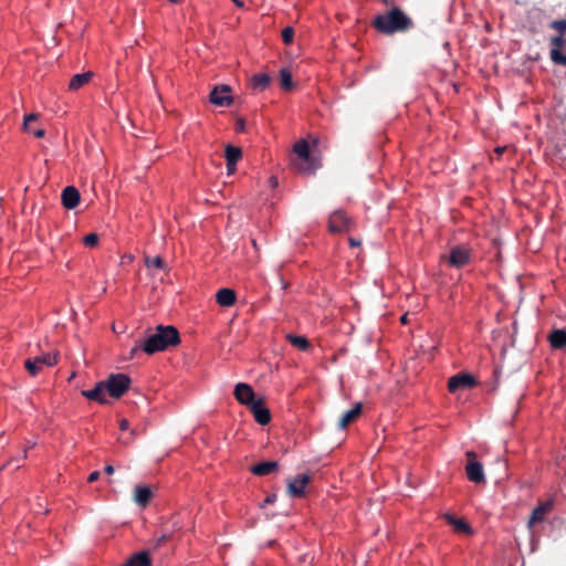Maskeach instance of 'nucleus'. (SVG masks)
<instances>
[{"label": "nucleus", "instance_id": "2", "mask_svg": "<svg viewBox=\"0 0 566 566\" xmlns=\"http://www.w3.org/2000/svg\"><path fill=\"white\" fill-rule=\"evenodd\" d=\"M373 25L384 34H394L409 30L412 27V21L399 8H394L375 17Z\"/></svg>", "mask_w": 566, "mask_h": 566}, {"label": "nucleus", "instance_id": "32", "mask_svg": "<svg viewBox=\"0 0 566 566\" xmlns=\"http://www.w3.org/2000/svg\"><path fill=\"white\" fill-rule=\"evenodd\" d=\"M293 38H294V29L292 27H286L282 30V40L285 44L292 43Z\"/></svg>", "mask_w": 566, "mask_h": 566}, {"label": "nucleus", "instance_id": "26", "mask_svg": "<svg viewBox=\"0 0 566 566\" xmlns=\"http://www.w3.org/2000/svg\"><path fill=\"white\" fill-rule=\"evenodd\" d=\"M271 83V77L266 73L254 74L251 78V85L254 90L264 91Z\"/></svg>", "mask_w": 566, "mask_h": 566}, {"label": "nucleus", "instance_id": "12", "mask_svg": "<svg viewBox=\"0 0 566 566\" xmlns=\"http://www.w3.org/2000/svg\"><path fill=\"white\" fill-rule=\"evenodd\" d=\"M210 102L217 106H230L232 103L231 88L228 85L216 86L210 93Z\"/></svg>", "mask_w": 566, "mask_h": 566}, {"label": "nucleus", "instance_id": "28", "mask_svg": "<svg viewBox=\"0 0 566 566\" xmlns=\"http://www.w3.org/2000/svg\"><path fill=\"white\" fill-rule=\"evenodd\" d=\"M289 342L301 350H307L310 348V342L303 336L289 335Z\"/></svg>", "mask_w": 566, "mask_h": 566}, {"label": "nucleus", "instance_id": "14", "mask_svg": "<svg viewBox=\"0 0 566 566\" xmlns=\"http://www.w3.org/2000/svg\"><path fill=\"white\" fill-rule=\"evenodd\" d=\"M234 397L235 399L244 406L250 407L252 402H255L258 399L255 398V394L253 388L244 382H239L234 388Z\"/></svg>", "mask_w": 566, "mask_h": 566}, {"label": "nucleus", "instance_id": "41", "mask_svg": "<svg viewBox=\"0 0 566 566\" xmlns=\"http://www.w3.org/2000/svg\"><path fill=\"white\" fill-rule=\"evenodd\" d=\"M400 322L402 324H407L408 323V313L403 314L401 317H400Z\"/></svg>", "mask_w": 566, "mask_h": 566}, {"label": "nucleus", "instance_id": "9", "mask_svg": "<svg viewBox=\"0 0 566 566\" xmlns=\"http://www.w3.org/2000/svg\"><path fill=\"white\" fill-rule=\"evenodd\" d=\"M555 506V499L553 496L544 500L538 501L537 505L533 510L528 522L527 527L532 530L535 524L542 523L545 521L546 515L553 511Z\"/></svg>", "mask_w": 566, "mask_h": 566}, {"label": "nucleus", "instance_id": "46", "mask_svg": "<svg viewBox=\"0 0 566 566\" xmlns=\"http://www.w3.org/2000/svg\"><path fill=\"white\" fill-rule=\"evenodd\" d=\"M349 242H350L352 245H356L357 244L354 239H350Z\"/></svg>", "mask_w": 566, "mask_h": 566}, {"label": "nucleus", "instance_id": "30", "mask_svg": "<svg viewBox=\"0 0 566 566\" xmlns=\"http://www.w3.org/2000/svg\"><path fill=\"white\" fill-rule=\"evenodd\" d=\"M145 264L147 268L164 269L165 262L160 256L146 258Z\"/></svg>", "mask_w": 566, "mask_h": 566}, {"label": "nucleus", "instance_id": "27", "mask_svg": "<svg viewBox=\"0 0 566 566\" xmlns=\"http://www.w3.org/2000/svg\"><path fill=\"white\" fill-rule=\"evenodd\" d=\"M224 157L227 163L237 164L242 157V150L240 147L227 145L224 149Z\"/></svg>", "mask_w": 566, "mask_h": 566}, {"label": "nucleus", "instance_id": "15", "mask_svg": "<svg viewBox=\"0 0 566 566\" xmlns=\"http://www.w3.org/2000/svg\"><path fill=\"white\" fill-rule=\"evenodd\" d=\"M308 474H300L292 479L287 484V492L293 497H301L305 494V489L310 483Z\"/></svg>", "mask_w": 566, "mask_h": 566}, {"label": "nucleus", "instance_id": "39", "mask_svg": "<svg viewBox=\"0 0 566 566\" xmlns=\"http://www.w3.org/2000/svg\"><path fill=\"white\" fill-rule=\"evenodd\" d=\"M505 149H506V147H496V148L494 149V151H495L499 156H501V155L505 151Z\"/></svg>", "mask_w": 566, "mask_h": 566}, {"label": "nucleus", "instance_id": "44", "mask_svg": "<svg viewBox=\"0 0 566 566\" xmlns=\"http://www.w3.org/2000/svg\"><path fill=\"white\" fill-rule=\"evenodd\" d=\"M252 244H253V248H254L255 250H258V243H256V241H255V240H252Z\"/></svg>", "mask_w": 566, "mask_h": 566}, {"label": "nucleus", "instance_id": "34", "mask_svg": "<svg viewBox=\"0 0 566 566\" xmlns=\"http://www.w3.org/2000/svg\"><path fill=\"white\" fill-rule=\"evenodd\" d=\"M119 429L122 431H125V430H128L129 429V421L125 418L120 419L119 421Z\"/></svg>", "mask_w": 566, "mask_h": 566}, {"label": "nucleus", "instance_id": "21", "mask_svg": "<svg viewBox=\"0 0 566 566\" xmlns=\"http://www.w3.org/2000/svg\"><path fill=\"white\" fill-rule=\"evenodd\" d=\"M443 518L447 521L448 524H450L453 527L455 532L472 534V528L464 520L457 518L450 513H446L443 515Z\"/></svg>", "mask_w": 566, "mask_h": 566}, {"label": "nucleus", "instance_id": "36", "mask_svg": "<svg viewBox=\"0 0 566 566\" xmlns=\"http://www.w3.org/2000/svg\"><path fill=\"white\" fill-rule=\"evenodd\" d=\"M31 134H33L36 138H41L44 136V129H32L30 132Z\"/></svg>", "mask_w": 566, "mask_h": 566}, {"label": "nucleus", "instance_id": "43", "mask_svg": "<svg viewBox=\"0 0 566 566\" xmlns=\"http://www.w3.org/2000/svg\"><path fill=\"white\" fill-rule=\"evenodd\" d=\"M273 501H274V496H268V497L265 499V502H266V503H272Z\"/></svg>", "mask_w": 566, "mask_h": 566}, {"label": "nucleus", "instance_id": "40", "mask_svg": "<svg viewBox=\"0 0 566 566\" xmlns=\"http://www.w3.org/2000/svg\"><path fill=\"white\" fill-rule=\"evenodd\" d=\"M270 182H271L272 187H276V186H277V178H276V177H274V176H272V177L270 178Z\"/></svg>", "mask_w": 566, "mask_h": 566}, {"label": "nucleus", "instance_id": "37", "mask_svg": "<svg viewBox=\"0 0 566 566\" xmlns=\"http://www.w3.org/2000/svg\"><path fill=\"white\" fill-rule=\"evenodd\" d=\"M237 164L227 163V172L228 175H232L235 171Z\"/></svg>", "mask_w": 566, "mask_h": 566}, {"label": "nucleus", "instance_id": "31", "mask_svg": "<svg viewBox=\"0 0 566 566\" xmlns=\"http://www.w3.org/2000/svg\"><path fill=\"white\" fill-rule=\"evenodd\" d=\"M83 243L88 248H94L98 243V235L94 232L88 233L83 238Z\"/></svg>", "mask_w": 566, "mask_h": 566}, {"label": "nucleus", "instance_id": "6", "mask_svg": "<svg viewBox=\"0 0 566 566\" xmlns=\"http://www.w3.org/2000/svg\"><path fill=\"white\" fill-rule=\"evenodd\" d=\"M108 396L113 399H119L130 386V378L125 374H112L106 380Z\"/></svg>", "mask_w": 566, "mask_h": 566}, {"label": "nucleus", "instance_id": "42", "mask_svg": "<svg viewBox=\"0 0 566 566\" xmlns=\"http://www.w3.org/2000/svg\"><path fill=\"white\" fill-rule=\"evenodd\" d=\"M238 7H243V2L241 0H232Z\"/></svg>", "mask_w": 566, "mask_h": 566}, {"label": "nucleus", "instance_id": "18", "mask_svg": "<svg viewBox=\"0 0 566 566\" xmlns=\"http://www.w3.org/2000/svg\"><path fill=\"white\" fill-rule=\"evenodd\" d=\"M217 303L222 307H230L237 301V294L232 289H220L216 294Z\"/></svg>", "mask_w": 566, "mask_h": 566}, {"label": "nucleus", "instance_id": "13", "mask_svg": "<svg viewBox=\"0 0 566 566\" xmlns=\"http://www.w3.org/2000/svg\"><path fill=\"white\" fill-rule=\"evenodd\" d=\"M82 396L91 401H96L102 405L108 402V392L105 381L96 382L93 389L82 390Z\"/></svg>", "mask_w": 566, "mask_h": 566}, {"label": "nucleus", "instance_id": "3", "mask_svg": "<svg viewBox=\"0 0 566 566\" xmlns=\"http://www.w3.org/2000/svg\"><path fill=\"white\" fill-rule=\"evenodd\" d=\"M549 27L558 32L557 35L552 36L549 40V57L554 64L566 66V54L562 52L566 42V19L554 20L551 22Z\"/></svg>", "mask_w": 566, "mask_h": 566}, {"label": "nucleus", "instance_id": "10", "mask_svg": "<svg viewBox=\"0 0 566 566\" xmlns=\"http://www.w3.org/2000/svg\"><path fill=\"white\" fill-rule=\"evenodd\" d=\"M478 385L476 379L467 373H459L448 380V390L451 394H455L459 390L462 389H470Z\"/></svg>", "mask_w": 566, "mask_h": 566}, {"label": "nucleus", "instance_id": "35", "mask_svg": "<svg viewBox=\"0 0 566 566\" xmlns=\"http://www.w3.org/2000/svg\"><path fill=\"white\" fill-rule=\"evenodd\" d=\"M98 478H99V472H98V471H93V472H91V473H90V475H88V478H87V481H88L90 483H92V482L97 481V480H98Z\"/></svg>", "mask_w": 566, "mask_h": 566}, {"label": "nucleus", "instance_id": "17", "mask_svg": "<svg viewBox=\"0 0 566 566\" xmlns=\"http://www.w3.org/2000/svg\"><path fill=\"white\" fill-rule=\"evenodd\" d=\"M81 199L80 191L73 187L67 186L62 191V205L66 209H74L78 206Z\"/></svg>", "mask_w": 566, "mask_h": 566}, {"label": "nucleus", "instance_id": "16", "mask_svg": "<svg viewBox=\"0 0 566 566\" xmlns=\"http://www.w3.org/2000/svg\"><path fill=\"white\" fill-rule=\"evenodd\" d=\"M252 412L254 420L262 426L268 424L271 421L270 410L264 406V402L259 398L255 402L249 407Z\"/></svg>", "mask_w": 566, "mask_h": 566}, {"label": "nucleus", "instance_id": "19", "mask_svg": "<svg viewBox=\"0 0 566 566\" xmlns=\"http://www.w3.org/2000/svg\"><path fill=\"white\" fill-rule=\"evenodd\" d=\"M120 566H151V558L146 551H142L129 556Z\"/></svg>", "mask_w": 566, "mask_h": 566}, {"label": "nucleus", "instance_id": "7", "mask_svg": "<svg viewBox=\"0 0 566 566\" xmlns=\"http://www.w3.org/2000/svg\"><path fill=\"white\" fill-rule=\"evenodd\" d=\"M59 363L57 353H45L34 358H29L24 363L25 369L30 375L36 376L44 366L53 367Z\"/></svg>", "mask_w": 566, "mask_h": 566}, {"label": "nucleus", "instance_id": "20", "mask_svg": "<svg viewBox=\"0 0 566 566\" xmlns=\"http://www.w3.org/2000/svg\"><path fill=\"white\" fill-rule=\"evenodd\" d=\"M153 497V492L150 490L149 486H146V485H137L135 488V496H134V500L135 502L142 506V507H146L148 505V503L150 502Z\"/></svg>", "mask_w": 566, "mask_h": 566}, {"label": "nucleus", "instance_id": "22", "mask_svg": "<svg viewBox=\"0 0 566 566\" xmlns=\"http://www.w3.org/2000/svg\"><path fill=\"white\" fill-rule=\"evenodd\" d=\"M279 464L276 461H265L254 464L251 468V472L258 476H264L277 469Z\"/></svg>", "mask_w": 566, "mask_h": 566}, {"label": "nucleus", "instance_id": "23", "mask_svg": "<svg viewBox=\"0 0 566 566\" xmlns=\"http://www.w3.org/2000/svg\"><path fill=\"white\" fill-rule=\"evenodd\" d=\"M548 340L551 346L554 349H563L566 347V329H554L549 336Z\"/></svg>", "mask_w": 566, "mask_h": 566}, {"label": "nucleus", "instance_id": "24", "mask_svg": "<svg viewBox=\"0 0 566 566\" xmlns=\"http://www.w3.org/2000/svg\"><path fill=\"white\" fill-rule=\"evenodd\" d=\"M361 412V403H356L350 410L346 411L339 420V428L345 429L355 421Z\"/></svg>", "mask_w": 566, "mask_h": 566}, {"label": "nucleus", "instance_id": "47", "mask_svg": "<svg viewBox=\"0 0 566 566\" xmlns=\"http://www.w3.org/2000/svg\"><path fill=\"white\" fill-rule=\"evenodd\" d=\"M25 457H27V450H24V451H23V457H22V459H25Z\"/></svg>", "mask_w": 566, "mask_h": 566}, {"label": "nucleus", "instance_id": "38", "mask_svg": "<svg viewBox=\"0 0 566 566\" xmlns=\"http://www.w3.org/2000/svg\"><path fill=\"white\" fill-rule=\"evenodd\" d=\"M105 473L113 474L114 473V467L111 464H107L104 469Z\"/></svg>", "mask_w": 566, "mask_h": 566}, {"label": "nucleus", "instance_id": "5", "mask_svg": "<svg viewBox=\"0 0 566 566\" xmlns=\"http://www.w3.org/2000/svg\"><path fill=\"white\" fill-rule=\"evenodd\" d=\"M472 259V249L467 244H457L450 249V253L446 256L449 266L461 269L470 264Z\"/></svg>", "mask_w": 566, "mask_h": 566}, {"label": "nucleus", "instance_id": "4", "mask_svg": "<svg viewBox=\"0 0 566 566\" xmlns=\"http://www.w3.org/2000/svg\"><path fill=\"white\" fill-rule=\"evenodd\" d=\"M293 153L295 158L291 159V164L295 170L308 174L318 167V163L312 157L310 145L305 139H300L294 144Z\"/></svg>", "mask_w": 566, "mask_h": 566}, {"label": "nucleus", "instance_id": "1", "mask_svg": "<svg viewBox=\"0 0 566 566\" xmlns=\"http://www.w3.org/2000/svg\"><path fill=\"white\" fill-rule=\"evenodd\" d=\"M180 337L178 331L174 326H158L156 332L150 334L137 348L146 354H155L163 352L169 346L179 344Z\"/></svg>", "mask_w": 566, "mask_h": 566}, {"label": "nucleus", "instance_id": "11", "mask_svg": "<svg viewBox=\"0 0 566 566\" xmlns=\"http://www.w3.org/2000/svg\"><path fill=\"white\" fill-rule=\"evenodd\" d=\"M350 219L342 210L334 211L328 219V230L331 232H345L350 228Z\"/></svg>", "mask_w": 566, "mask_h": 566}, {"label": "nucleus", "instance_id": "33", "mask_svg": "<svg viewBox=\"0 0 566 566\" xmlns=\"http://www.w3.org/2000/svg\"><path fill=\"white\" fill-rule=\"evenodd\" d=\"M38 119V115L36 114H29V115H25L24 116V120H23V129L25 132H31L32 128H31V122L33 120H36Z\"/></svg>", "mask_w": 566, "mask_h": 566}, {"label": "nucleus", "instance_id": "45", "mask_svg": "<svg viewBox=\"0 0 566 566\" xmlns=\"http://www.w3.org/2000/svg\"><path fill=\"white\" fill-rule=\"evenodd\" d=\"M167 1L170 2V3H178V2H180V0H167Z\"/></svg>", "mask_w": 566, "mask_h": 566}, {"label": "nucleus", "instance_id": "25", "mask_svg": "<svg viewBox=\"0 0 566 566\" xmlns=\"http://www.w3.org/2000/svg\"><path fill=\"white\" fill-rule=\"evenodd\" d=\"M92 77H93L92 72H84L81 74H75L69 83V88L71 91H77L81 87H83L84 85H86L91 81Z\"/></svg>", "mask_w": 566, "mask_h": 566}, {"label": "nucleus", "instance_id": "29", "mask_svg": "<svg viewBox=\"0 0 566 566\" xmlns=\"http://www.w3.org/2000/svg\"><path fill=\"white\" fill-rule=\"evenodd\" d=\"M281 87L285 91H291L293 88V80L292 74L289 70L282 69L280 72Z\"/></svg>", "mask_w": 566, "mask_h": 566}, {"label": "nucleus", "instance_id": "8", "mask_svg": "<svg viewBox=\"0 0 566 566\" xmlns=\"http://www.w3.org/2000/svg\"><path fill=\"white\" fill-rule=\"evenodd\" d=\"M465 455L468 459V463L465 465V473L468 479L476 484L485 482L483 465L481 462L476 461L475 452L468 451Z\"/></svg>", "mask_w": 566, "mask_h": 566}]
</instances>
